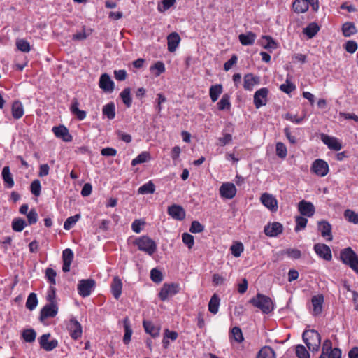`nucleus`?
Returning <instances> with one entry per match:
<instances>
[{"mask_svg": "<svg viewBox=\"0 0 358 358\" xmlns=\"http://www.w3.org/2000/svg\"><path fill=\"white\" fill-rule=\"evenodd\" d=\"M268 94L269 90L267 87H262L255 92L253 103L257 109L267 104Z\"/></svg>", "mask_w": 358, "mask_h": 358, "instance_id": "0eeeda50", "label": "nucleus"}, {"mask_svg": "<svg viewBox=\"0 0 358 358\" xmlns=\"http://www.w3.org/2000/svg\"><path fill=\"white\" fill-rule=\"evenodd\" d=\"M52 131L57 138L62 139L64 142H71L73 140V136L64 125L53 127Z\"/></svg>", "mask_w": 358, "mask_h": 358, "instance_id": "6ab92c4d", "label": "nucleus"}, {"mask_svg": "<svg viewBox=\"0 0 358 358\" xmlns=\"http://www.w3.org/2000/svg\"><path fill=\"white\" fill-rule=\"evenodd\" d=\"M50 334H45L38 338L40 347L45 351H52L58 345V341L56 339L50 340Z\"/></svg>", "mask_w": 358, "mask_h": 358, "instance_id": "f8f14e48", "label": "nucleus"}, {"mask_svg": "<svg viewBox=\"0 0 358 358\" xmlns=\"http://www.w3.org/2000/svg\"><path fill=\"white\" fill-rule=\"evenodd\" d=\"M223 87L221 84L211 85L209 89V96L213 102H215L222 93Z\"/></svg>", "mask_w": 358, "mask_h": 358, "instance_id": "c756f323", "label": "nucleus"}, {"mask_svg": "<svg viewBox=\"0 0 358 358\" xmlns=\"http://www.w3.org/2000/svg\"><path fill=\"white\" fill-rule=\"evenodd\" d=\"M319 358H341V351L337 348H332V343L327 339L322 345V353Z\"/></svg>", "mask_w": 358, "mask_h": 358, "instance_id": "423d86ee", "label": "nucleus"}, {"mask_svg": "<svg viewBox=\"0 0 358 358\" xmlns=\"http://www.w3.org/2000/svg\"><path fill=\"white\" fill-rule=\"evenodd\" d=\"M80 217V215L79 214L69 217L64 223V229L66 230L71 229L78 221Z\"/></svg>", "mask_w": 358, "mask_h": 358, "instance_id": "603ef678", "label": "nucleus"}, {"mask_svg": "<svg viewBox=\"0 0 358 358\" xmlns=\"http://www.w3.org/2000/svg\"><path fill=\"white\" fill-rule=\"evenodd\" d=\"M58 313L57 303H48L43 307L40 312V320L43 321L49 317H54Z\"/></svg>", "mask_w": 358, "mask_h": 358, "instance_id": "a211bd4d", "label": "nucleus"}, {"mask_svg": "<svg viewBox=\"0 0 358 358\" xmlns=\"http://www.w3.org/2000/svg\"><path fill=\"white\" fill-rule=\"evenodd\" d=\"M217 106L219 110H229L231 107L230 96L228 94H224L217 102Z\"/></svg>", "mask_w": 358, "mask_h": 358, "instance_id": "473e14b6", "label": "nucleus"}, {"mask_svg": "<svg viewBox=\"0 0 358 358\" xmlns=\"http://www.w3.org/2000/svg\"><path fill=\"white\" fill-rule=\"evenodd\" d=\"M30 190L33 195L38 196L41 192V185L39 180L36 179L31 183Z\"/></svg>", "mask_w": 358, "mask_h": 358, "instance_id": "4d7b16f0", "label": "nucleus"}, {"mask_svg": "<svg viewBox=\"0 0 358 358\" xmlns=\"http://www.w3.org/2000/svg\"><path fill=\"white\" fill-rule=\"evenodd\" d=\"M38 303V301L36 294L32 292L27 297L26 301V307L27 309L31 311L36 308Z\"/></svg>", "mask_w": 358, "mask_h": 358, "instance_id": "79ce46f5", "label": "nucleus"}, {"mask_svg": "<svg viewBox=\"0 0 358 358\" xmlns=\"http://www.w3.org/2000/svg\"><path fill=\"white\" fill-rule=\"evenodd\" d=\"M220 299L219 296L214 294L208 303V310L213 314H217L219 310Z\"/></svg>", "mask_w": 358, "mask_h": 358, "instance_id": "72a5a7b5", "label": "nucleus"}, {"mask_svg": "<svg viewBox=\"0 0 358 358\" xmlns=\"http://www.w3.org/2000/svg\"><path fill=\"white\" fill-rule=\"evenodd\" d=\"M262 39L263 41L262 46L264 47V48L268 50H275L277 48V43L271 36H263Z\"/></svg>", "mask_w": 358, "mask_h": 358, "instance_id": "a18cd8bd", "label": "nucleus"}, {"mask_svg": "<svg viewBox=\"0 0 358 358\" xmlns=\"http://www.w3.org/2000/svg\"><path fill=\"white\" fill-rule=\"evenodd\" d=\"M261 203L270 211L275 213L278 210V201L271 194L263 193L260 196Z\"/></svg>", "mask_w": 358, "mask_h": 358, "instance_id": "9d476101", "label": "nucleus"}, {"mask_svg": "<svg viewBox=\"0 0 358 358\" xmlns=\"http://www.w3.org/2000/svg\"><path fill=\"white\" fill-rule=\"evenodd\" d=\"M357 257L358 256L350 247L344 248L340 252L341 261L348 266H350Z\"/></svg>", "mask_w": 358, "mask_h": 358, "instance_id": "2eb2a0df", "label": "nucleus"}, {"mask_svg": "<svg viewBox=\"0 0 358 358\" xmlns=\"http://www.w3.org/2000/svg\"><path fill=\"white\" fill-rule=\"evenodd\" d=\"M298 210L303 216L308 217H312L315 212L314 205L305 200H302L298 203Z\"/></svg>", "mask_w": 358, "mask_h": 358, "instance_id": "412c9836", "label": "nucleus"}, {"mask_svg": "<svg viewBox=\"0 0 358 358\" xmlns=\"http://www.w3.org/2000/svg\"><path fill=\"white\" fill-rule=\"evenodd\" d=\"M204 230V227L198 221H193L191 224L189 231L192 233H200Z\"/></svg>", "mask_w": 358, "mask_h": 358, "instance_id": "0e129e2a", "label": "nucleus"}, {"mask_svg": "<svg viewBox=\"0 0 358 358\" xmlns=\"http://www.w3.org/2000/svg\"><path fill=\"white\" fill-rule=\"evenodd\" d=\"M287 154V150L285 145L281 142L276 143V155L282 159L286 157Z\"/></svg>", "mask_w": 358, "mask_h": 358, "instance_id": "13d9d810", "label": "nucleus"}, {"mask_svg": "<svg viewBox=\"0 0 358 358\" xmlns=\"http://www.w3.org/2000/svg\"><path fill=\"white\" fill-rule=\"evenodd\" d=\"M221 197L227 199H233L236 194V186L231 182H224L220 187Z\"/></svg>", "mask_w": 358, "mask_h": 358, "instance_id": "4468645a", "label": "nucleus"}, {"mask_svg": "<svg viewBox=\"0 0 358 358\" xmlns=\"http://www.w3.org/2000/svg\"><path fill=\"white\" fill-rule=\"evenodd\" d=\"M264 231L267 236L275 237L283 231V226L278 222L268 223L264 227Z\"/></svg>", "mask_w": 358, "mask_h": 358, "instance_id": "f3484780", "label": "nucleus"}, {"mask_svg": "<svg viewBox=\"0 0 358 358\" xmlns=\"http://www.w3.org/2000/svg\"><path fill=\"white\" fill-rule=\"evenodd\" d=\"M2 177L4 182L7 184L8 187L10 188L13 186L14 182L10 173L8 166H4L2 170Z\"/></svg>", "mask_w": 358, "mask_h": 358, "instance_id": "09e8293b", "label": "nucleus"}, {"mask_svg": "<svg viewBox=\"0 0 358 358\" xmlns=\"http://www.w3.org/2000/svg\"><path fill=\"white\" fill-rule=\"evenodd\" d=\"M120 96L124 103V105L129 108L131 106L132 100L131 97V90L129 87L124 88L121 93L120 94Z\"/></svg>", "mask_w": 358, "mask_h": 358, "instance_id": "ea45409f", "label": "nucleus"}, {"mask_svg": "<svg viewBox=\"0 0 358 358\" xmlns=\"http://www.w3.org/2000/svg\"><path fill=\"white\" fill-rule=\"evenodd\" d=\"M73 259V251L69 249H65L62 252V259H63V266L62 271L65 273L69 272L70 271V267L71 262Z\"/></svg>", "mask_w": 358, "mask_h": 358, "instance_id": "a878e982", "label": "nucleus"}, {"mask_svg": "<svg viewBox=\"0 0 358 358\" xmlns=\"http://www.w3.org/2000/svg\"><path fill=\"white\" fill-rule=\"evenodd\" d=\"M311 6L313 11L319 9L318 0H295L292 3L293 10L296 13H303Z\"/></svg>", "mask_w": 358, "mask_h": 358, "instance_id": "20e7f679", "label": "nucleus"}, {"mask_svg": "<svg viewBox=\"0 0 358 358\" xmlns=\"http://www.w3.org/2000/svg\"><path fill=\"white\" fill-rule=\"evenodd\" d=\"M78 102L75 101L71 106V112L75 115L79 120H83L86 117V112L78 108Z\"/></svg>", "mask_w": 358, "mask_h": 358, "instance_id": "a19ab883", "label": "nucleus"}, {"mask_svg": "<svg viewBox=\"0 0 358 358\" xmlns=\"http://www.w3.org/2000/svg\"><path fill=\"white\" fill-rule=\"evenodd\" d=\"M165 69L164 64L160 61L155 62L152 66H150V71H155L154 73L156 76H159L160 74L164 73Z\"/></svg>", "mask_w": 358, "mask_h": 358, "instance_id": "864d4df0", "label": "nucleus"}, {"mask_svg": "<svg viewBox=\"0 0 358 358\" xmlns=\"http://www.w3.org/2000/svg\"><path fill=\"white\" fill-rule=\"evenodd\" d=\"M145 224V222L143 220H135L131 224V229L135 233L139 234Z\"/></svg>", "mask_w": 358, "mask_h": 358, "instance_id": "680f3d73", "label": "nucleus"}, {"mask_svg": "<svg viewBox=\"0 0 358 358\" xmlns=\"http://www.w3.org/2000/svg\"><path fill=\"white\" fill-rule=\"evenodd\" d=\"M230 250L235 257H239L244 250L243 244L241 242H235L231 245Z\"/></svg>", "mask_w": 358, "mask_h": 358, "instance_id": "8fccbe9b", "label": "nucleus"}, {"mask_svg": "<svg viewBox=\"0 0 358 358\" xmlns=\"http://www.w3.org/2000/svg\"><path fill=\"white\" fill-rule=\"evenodd\" d=\"M257 358H275V352L271 348L264 346L259 351Z\"/></svg>", "mask_w": 358, "mask_h": 358, "instance_id": "4c0bfd02", "label": "nucleus"}, {"mask_svg": "<svg viewBox=\"0 0 358 358\" xmlns=\"http://www.w3.org/2000/svg\"><path fill=\"white\" fill-rule=\"evenodd\" d=\"M296 355L298 358H310V354L303 345H297L295 348Z\"/></svg>", "mask_w": 358, "mask_h": 358, "instance_id": "6e6d98bb", "label": "nucleus"}, {"mask_svg": "<svg viewBox=\"0 0 358 358\" xmlns=\"http://www.w3.org/2000/svg\"><path fill=\"white\" fill-rule=\"evenodd\" d=\"M342 31L345 37H350L357 32V29L353 23L345 22L343 24Z\"/></svg>", "mask_w": 358, "mask_h": 358, "instance_id": "58836bf2", "label": "nucleus"}, {"mask_svg": "<svg viewBox=\"0 0 358 358\" xmlns=\"http://www.w3.org/2000/svg\"><path fill=\"white\" fill-rule=\"evenodd\" d=\"M102 113L109 120L114 119L115 117V106L114 103L110 102L103 106Z\"/></svg>", "mask_w": 358, "mask_h": 358, "instance_id": "f704fd0d", "label": "nucleus"}, {"mask_svg": "<svg viewBox=\"0 0 358 358\" xmlns=\"http://www.w3.org/2000/svg\"><path fill=\"white\" fill-rule=\"evenodd\" d=\"M241 43L243 45H250L254 43L256 34L249 31L247 34H241L238 36Z\"/></svg>", "mask_w": 358, "mask_h": 358, "instance_id": "2f4dec72", "label": "nucleus"}, {"mask_svg": "<svg viewBox=\"0 0 358 358\" xmlns=\"http://www.w3.org/2000/svg\"><path fill=\"white\" fill-rule=\"evenodd\" d=\"M320 27L315 22L310 23L306 28L303 29V34H306L309 38L314 37L319 31Z\"/></svg>", "mask_w": 358, "mask_h": 358, "instance_id": "c9c22d12", "label": "nucleus"}, {"mask_svg": "<svg viewBox=\"0 0 358 358\" xmlns=\"http://www.w3.org/2000/svg\"><path fill=\"white\" fill-rule=\"evenodd\" d=\"M134 245L138 247L141 251L145 252L149 255H153L157 250L156 243L147 236H142L134 241Z\"/></svg>", "mask_w": 358, "mask_h": 358, "instance_id": "7ed1b4c3", "label": "nucleus"}, {"mask_svg": "<svg viewBox=\"0 0 358 358\" xmlns=\"http://www.w3.org/2000/svg\"><path fill=\"white\" fill-rule=\"evenodd\" d=\"M260 83L259 77L251 73L245 74L243 77V88L246 91H252L255 86Z\"/></svg>", "mask_w": 358, "mask_h": 358, "instance_id": "aec40b11", "label": "nucleus"}, {"mask_svg": "<svg viewBox=\"0 0 358 358\" xmlns=\"http://www.w3.org/2000/svg\"><path fill=\"white\" fill-rule=\"evenodd\" d=\"M99 85L102 90L106 92H111L114 89V82L106 73L101 76Z\"/></svg>", "mask_w": 358, "mask_h": 358, "instance_id": "5701e85b", "label": "nucleus"}, {"mask_svg": "<svg viewBox=\"0 0 358 358\" xmlns=\"http://www.w3.org/2000/svg\"><path fill=\"white\" fill-rule=\"evenodd\" d=\"M150 278L155 282H160L163 279L162 273L157 268H153L150 272Z\"/></svg>", "mask_w": 358, "mask_h": 358, "instance_id": "e2e57ef3", "label": "nucleus"}, {"mask_svg": "<svg viewBox=\"0 0 358 358\" xmlns=\"http://www.w3.org/2000/svg\"><path fill=\"white\" fill-rule=\"evenodd\" d=\"M250 303L266 314L274 309V304L271 298L262 294H257L255 297L250 300Z\"/></svg>", "mask_w": 358, "mask_h": 358, "instance_id": "f03ea898", "label": "nucleus"}, {"mask_svg": "<svg viewBox=\"0 0 358 358\" xmlns=\"http://www.w3.org/2000/svg\"><path fill=\"white\" fill-rule=\"evenodd\" d=\"M143 325L145 332L150 334L152 337H157L159 335V327L155 326L151 322L149 321H143Z\"/></svg>", "mask_w": 358, "mask_h": 358, "instance_id": "7c9ffc66", "label": "nucleus"}, {"mask_svg": "<svg viewBox=\"0 0 358 358\" xmlns=\"http://www.w3.org/2000/svg\"><path fill=\"white\" fill-rule=\"evenodd\" d=\"M182 239L184 244H185L189 249H192L194 244V236L188 233H183Z\"/></svg>", "mask_w": 358, "mask_h": 358, "instance_id": "052dcab7", "label": "nucleus"}, {"mask_svg": "<svg viewBox=\"0 0 358 358\" xmlns=\"http://www.w3.org/2000/svg\"><path fill=\"white\" fill-rule=\"evenodd\" d=\"M155 191V186L152 181H149L142 186H141L138 189V194H153Z\"/></svg>", "mask_w": 358, "mask_h": 358, "instance_id": "e433bc0d", "label": "nucleus"}, {"mask_svg": "<svg viewBox=\"0 0 358 358\" xmlns=\"http://www.w3.org/2000/svg\"><path fill=\"white\" fill-rule=\"evenodd\" d=\"M318 229L321 233V236L325 238L327 241H331L333 239L331 234V225L327 221L322 220L317 223Z\"/></svg>", "mask_w": 358, "mask_h": 358, "instance_id": "b1692460", "label": "nucleus"}, {"mask_svg": "<svg viewBox=\"0 0 358 358\" xmlns=\"http://www.w3.org/2000/svg\"><path fill=\"white\" fill-rule=\"evenodd\" d=\"M36 332L33 329H24V341L32 343L36 340Z\"/></svg>", "mask_w": 358, "mask_h": 358, "instance_id": "5fc2aeb1", "label": "nucleus"}, {"mask_svg": "<svg viewBox=\"0 0 358 358\" xmlns=\"http://www.w3.org/2000/svg\"><path fill=\"white\" fill-rule=\"evenodd\" d=\"M180 42V37L176 32H172L167 36L168 50L171 52L176 51Z\"/></svg>", "mask_w": 358, "mask_h": 358, "instance_id": "bb28decb", "label": "nucleus"}, {"mask_svg": "<svg viewBox=\"0 0 358 358\" xmlns=\"http://www.w3.org/2000/svg\"><path fill=\"white\" fill-rule=\"evenodd\" d=\"M66 327L71 337L73 339L77 340L82 336V326L75 318H71L69 320Z\"/></svg>", "mask_w": 358, "mask_h": 358, "instance_id": "9b49d317", "label": "nucleus"}, {"mask_svg": "<svg viewBox=\"0 0 358 358\" xmlns=\"http://www.w3.org/2000/svg\"><path fill=\"white\" fill-rule=\"evenodd\" d=\"M57 275L56 272L50 268H48L45 271V276L48 278V281L52 285H55V277Z\"/></svg>", "mask_w": 358, "mask_h": 358, "instance_id": "774afa93", "label": "nucleus"}, {"mask_svg": "<svg viewBox=\"0 0 358 358\" xmlns=\"http://www.w3.org/2000/svg\"><path fill=\"white\" fill-rule=\"evenodd\" d=\"M345 219L354 224H358V213L352 210L347 209L343 213Z\"/></svg>", "mask_w": 358, "mask_h": 358, "instance_id": "37998d69", "label": "nucleus"}, {"mask_svg": "<svg viewBox=\"0 0 358 358\" xmlns=\"http://www.w3.org/2000/svg\"><path fill=\"white\" fill-rule=\"evenodd\" d=\"M296 227H295V231H299L303 229H304L306 227V224L308 223V220L302 216H297L296 217Z\"/></svg>", "mask_w": 358, "mask_h": 358, "instance_id": "bf43d9fd", "label": "nucleus"}, {"mask_svg": "<svg viewBox=\"0 0 358 358\" xmlns=\"http://www.w3.org/2000/svg\"><path fill=\"white\" fill-rule=\"evenodd\" d=\"M357 43L354 41H348L345 44V49L349 53H354L357 50Z\"/></svg>", "mask_w": 358, "mask_h": 358, "instance_id": "338daca9", "label": "nucleus"}, {"mask_svg": "<svg viewBox=\"0 0 358 358\" xmlns=\"http://www.w3.org/2000/svg\"><path fill=\"white\" fill-rule=\"evenodd\" d=\"M313 250L319 257L328 262L331 260V250L327 245L324 243H316L314 245Z\"/></svg>", "mask_w": 358, "mask_h": 358, "instance_id": "ddd939ff", "label": "nucleus"}, {"mask_svg": "<svg viewBox=\"0 0 358 358\" xmlns=\"http://www.w3.org/2000/svg\"><path fill=\"white\" fill-rule=\"evenodd\" d=\"M150 159V155L148 152H143L139 154L136 158L132 159L131 165L136 166L137 164L144 163Z\"/></svg>", "mask_w": 358, "mask_h": 358, "instance_id": "de8ad7c7", "label": "nucleus"}, {"mask_svg": "<svg viewBox=\"0 0 358 358\" xmlns=\"http://www.w3.org/2000/svg\"><path fill=\"white\" fill-rule=\"evenodd\" d=\"M95 285V281L92 279L81 280L78 284V292L83 297L90 295Z\"/></svg>", "mask_w": 358, "mask_h": 358, "instance_id": "1a4fd4ad", "label": "nucleus"}, {"mask_svg": "<svg viewBox=\"0 0 358 358\" xmlns=\"http://www.w3.org/2000/svg\"><path fill=\"white\" fill-rule=\"evenodd\" d=\"M123 325L124 329V335L123 336V342L124 344L127 345L131 341V337L133 333V331L131 327L130 320L128 317H126L123 320Z\"/></svg>", "mask_w": 358, "mask_h": 358, "instance_id": "c85d7f7f", "label": "nucleus"}, {"mask_svg": "<svg viewBox=\"0 0 358 358\" xmlns=\"http://www.w3.org/2000/svg\"><path fill=\"white\" fill-rule=\"evenodd\" d=\"M110 289L115 299H118L122 294V282L117 276L113 278L110 285Z\"/></svg>", "mask_w": 358, "mask_h": 358, "instance_id": "cd10ccee", "label": "nucleus"}, {"mask_svg": "<svg viewBox=\"0 0 358 358\" xmlns=\"http://www.w3.org/2000/svg\"><path fill=\"white\" fill-rule=\"evenodd\" d=\"M310 171L319 177H324L329 171V164L323 159H315L312 164Z\"/></svg>", "mask_w": 358, "mask_h": 358, "instance_id": "6e6552de", "label": "nucleus"}, {"mask_svg": "<svg viewBox=\"0 0 358 358\" xmlns=\"http://www.w3.org/2000/svg\"><path fill=\"white\" fill-rule=\"evenodd\" d=\"M230 338L237 343H242L244 340L241 329L238 327H234L230 332Z\"/></svg>", "mask_w": 358, "mask_h": 358, "instance_id": "49530a36", "label": "nucleus"}, {"mask_svg": "<svg viewBox=\"0 0 358 358\" xmlns=\"http://www.w3.org/2000/svg\"><path fill=\"white\" fill-rule=\"evenodd\" d=\"M56 294H55V288L53 286H50L48 290L47 293V301L49 303H57L55 301Z\"/></svg>", "mask_w": 358, "mask_h": 358, "instance_id": "69168bd1", "label": "nucleus"}, {"mask_svg": "<svg viewBox=\"0 0 358 358\" xmlns=\"http://www.w3.org/2000/svg\"><path fill=\"white\" fill-rule=\"evenodd\" d=\"M180 290L178 283H164L159 292V298L164 301L178 294Z\"/></svg>", "mask_w": 358, "mask_h": 358, "instance_id": "39448f33", "label": "nucleus"}, {"mask_svg": "<svg viewBox=\"0 0 358 358\" xmlns=\"http://www.w3.org/2000/svg\"><path fill=\"white\" fill-rule=\"evenodd\" d=\"M303 340L309 350L318 352L321 345L320 334L315 330H306L303 333Z\"/></svg>", "mask_w": 358, "mask_h": 358, "instance_id": "f257e3e1", "label": "nucleus"}, {"mask_svg": "<svg viewBox=\"0 0 358 358\" xmlns=\"http://www.w3.org/2000/svg\"><path fill=\"white\" fill-rule=\"evenodd\" d=\"M313 305V315L315 316L319 315L322 311V305L324 303V296L322 294L313 296L311 299Z\"/></svg>", "mask_w": 358, "mask_h": 358, "instance_id": "393cba45", "label": "nucleus"}, {"mask_svg": "<svg viewBox=\"0 0 358 358\" xmlns=\"http://www.w3.org/2000/svg\"><path fill=\"white\" fill-rule=\"evenodd\" d=\"M28 206L24 204V214H27V217L29 224H33L36 223L38 221V214L34 209H31L29 212H27Z\"/></svg>", "mask_w": 358, "mask_h": 358, "instance_id": "c03bdc74", "label": "nucleus"}, {"mask_svg": "<svg viewBox=\"0 0 358 358\" xmlns=\"http://www.w3.org/2000/svg\"><path fill=\"white\" fill-rule=\"evenodd\" d=\"M168 214L176 220H183L185 218V211L184 208L179 205L173 204L168 208Z\"/></svg>", "mask_w": 358, "mask_h": 358, "instance_id": "4be33fe9", "label": "nucleus"}, {"mask_svg": "<svg viewBox=\"0 0 358 358\" xmlns=\"http://www.w3.org/2000/svg\"><path fill=\"white\" fill-rule=\"evenodd\" d=\"M321 140L330 150L338 151L343 148L341 142L336 137L322 134Z\"/></svg>", "mask_w": 358, "mask_h": 358, "instance_id": "dca6fc26", "label": "nucleus"}, {"mask_svg": "<svg viewBox=\"0 0 358 358\" xmlns=\"http://www.w3.org/2000/svg\"><path fill=\"white\" fill-rule=\"evenodd\" d=\"M12 115L15 119H19L22 117V105L20 101H15L13 103Z\"/></svg>", "mask_w": 358, "mask_h": 358, "instance_id": "3c124183", "label": "nucleus"}]
</instances>
